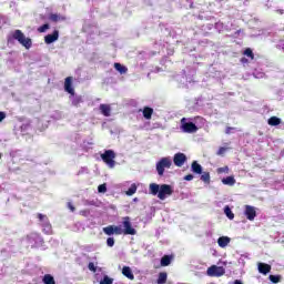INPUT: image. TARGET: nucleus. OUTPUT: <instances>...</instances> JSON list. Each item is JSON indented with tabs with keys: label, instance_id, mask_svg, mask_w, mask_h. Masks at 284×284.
I'll list each match as a JSON object with an SVG mask.
<instances>
[{
	"label": "nucleus",
	"instance_id": "1",
	"mask_svg": "<svg viewBox=\"0 0 284 284\" xmlns=\"http://www.w3.org/2000/svg\"><path fill=\"white\" fill-rule=\"evenodd\" d=\"M149 192L152 196H158L160 201H165L168 196H172V194H174V189L169 184L151 183L149 185Z\"/></svg>",
	"mask_w": 284,
	"mask_h": 284
},
{
	"label": "nucleus",
	"instance_id": "2",
	"mask_svg": "<svg viewBox=\"0 0 284 284\" xmlns=\"http://www.w3.org/2000/svg\"><path fill=\"white\" fill-rule=\"evenodd\" d=\"M170 168H172V158L170 156L161 158L155 164V170L159 176H163L165 174V170H170Z\"/></svg>",
	"mask_w": 284,
	"mask_h": 284
},
{
	"label": "nucleus",
	"instance_id": "3",
	"mask_svg": "<svg viewBox=\"0 0 284 284\" xmlns=\"http://www.w3.org/2000/svg\"><path fill=\"white\" fill-rule=\"evenodd\" d=\"M180 130H182V132L185 134H194L195 132H199V126L192 122H187L186 118H182Z\"/></svg>",
	"mask_w": 284,
	"mask_h": 284
},
{
	"label": "nucleus",
	"instance_id": "4",
	"mask_svg": "<svg viewBox=\"0 0 284 284\" xmlns=\"http://www.w3.org/2000/svg\"><path fill=\"white\" fill-rule=\"evenodd\" d=\"M13 39H16V41H19V43L27 48V50H30V48H32V40L30 38H26V34H23L21 30H16L13 32Z\"/></svg>",
	"mask_w": 284,
	"mask_h": 284
},
{
	"label": "nucleus",
	"instance_id": "5",
	"mask_svg": "<svg viewBox=\"0 0 284 284\" xmlns=\"http://www.w3.org/2000/svg\"><path fill=\"white\" fill-rule=\"evenodd\" d=\"M102 161L108 165V168L113 169L116 165L114 159H116V153L112 150H106L104 153L101 154Z\"/></svg>",
	"mask_w": 284,
	"mask_h": 284
},
{
	"label": "nucleus",
	"instance_id": "6",
	"mask_svg": "<svg viewBox=\"0 0 284 284\" xmlns=\"http://www.w3.org/2000/svg\"><path fill=\"white\" fill-rule=\"evenodd\" d=\"M122 225L124 227V229H122L123 230L122 234L131 235V236H134V234H136V230H134V227H132V222H130L129 216L123 217Z\"/></svg>",
	"mask_w": 284,
	"mask_h": 284
},
{
	"label": "nucleus",
	"instance_id": "7",
	"mask_svg": "<svg viewBox=\"0 0 284 284\" xmlns=\"http://www.w3.org/2000/svg\"><path fill=\"white\" fill-rule=\"evenodd\" d=\"M103 232L104 234H106V236H112L113 234H116L119 236L123 234V229L116 225H109L103 227Z\"/></svg>",
	"mask_w": 284,
	"mask_h": 284
},
{
	"label": "nucleus",
	"instance_id": "8",
	"mask_svg": "<svg viewBox=\"0 0 284 284\" xmlns=\"http://www.w3.org/2000/svg\"><path fill=\"white\" fill-rule=\"evenodd\" d=\"M207 276H223L225 268L223 266L213 265L206 271Z\"/></svg>",
	"mask_w": 284,
	"mask_h": 284
},
{
	"label": "nucleus",
	"instance_id": "9",
	"mask_svg": "<svg viewBox=\"0 0 284 284\" xmlns=\"http://www.w3.org/2000/svg\"><path fill=\"white\" fill-rule=\"evenodd\" d=\"M38 217L42 222L44 234H52V225H50V222L48 221V216L43 214H38Z\"/></svg>",
	"mask_w": 284,
	"mask_h": 284
},
{
	"label": "nucleus",
	"instance_id": "10",
	"mask_svg": "<svg viewBox=\"0 0 284 284\" xmlns=\"http://www.w3.org/2000/svg\"><path fill=\"white\" fill-rule=\"evenodd\" d=\"M185 161H187V156H185L184 153H176L173 156V163L176 168H183V165H185Z\"/></svg>",
	"mask_w": 284,
	"mask_h": 284
},
{
	"label": "nucleus",
	"instance_id": "11",
	"mask_svg": "<svg viewBox=\"0 0 284 284\" xmlns=\"http://www.w3.org/2000/svg\"><path fill=\"white\" fill-rule=\"evenodd\" d=\"M244 214L248 221L256 219V209L254 206L246 205Z\"/></svg>",
	"mask_w": 284,
	"mask_h": 284
},
{
	"label": "nucleus",
	"instance_id": "12",
	"mask_svg": "<svg viewBox=\"0 0 284 284\" xmlns=\"http://www.w3.org/2000/svg\"><path fill=\"white\" fill-rule=\"evenodd\" d=\"M54 41H59V30H54L53 33L44 37V43H47V45L54 43Z\"/></svg>",
	"mask_w": 284,
	"mask_h": 284
},
{
	"label": "nucleus",
	"instance_id": "13",
	"mask_svg": "<svg viewBox=\"0 0 284 284\" xmlns=\"http://www.w3.org/2000/svg\"><path fill=\"white\" fill-rule=\"evenodd\" d=\"M64 90L71 94V97H74V88H72V79L70 77L65 78Z\"/></svg>",
	"mask_w": 284,
	"mask_h": 284
},
{
	"label": "nucleus",
	"instance_id": "14",
	"mask_svg": "<svg viewBox=\"0 0 284 284\" xmlns=\"http://www.w3.org/2000/svg\"><path fill=\"white\" fill-rule=\"evenodd\" d=\"M257 270L260 272V274H270V272L272 271V266L270 264L266 263H258L257 264Z\"/></svg>",
	"mask_w": 284,
	"mask_h": 284
},
{
	"label": "nucleus",
	"instance_id": "15",
	"mask_svg": "<svg viewBox=\"0 0 284 284\" xmlns=\"http://www.w3.org/2000/svg\"><path fill=\"white\" fill-rule=\"evenodd\" d=\"M37 239L41 241V235H39L38 233H31L27 236V242L29 243V245H31V247H34Z\"/></svg>",
	"mask_w": 284,
	"mask_h": 284
},
{
	"label": "nucleus",
	"instance_id": "16",
	"mask_svg": "<svg viewBox=\"0 0 284 284\" xmlns=\"http://www.w3.org/2000/svg\"><path fill=\"white\" fill-rule=\"evenodd\" d=\"M49 19L50 21H53V23H59L61 21H65V16H62L61 13H51Z\"/></svg>",
	"mask_w": 284,
	"mask_h": 284
},
{
	"label": "nucleus",
	"instance_id": "17",
	"mask_svg": "<svg viewBox=\"0 0 284 284\" xmlns=\"http://www.w3.org/2000/svg\"><path fill=\"white\" fill-rule=\"evenodd\" d=\"M231 241L232 240L229 236H221L220 239H217V244L220 247H227Z\"/></svg>",
	"mask_w": 284,
	"mask_h": 284
},
{
	"label": "nucleus",
	"instance_id": "18",
	"mask_svg": "<svg viewBox=\"0 0 284 284\" xmlns=\"http://www.w3.org/2000/svg\"><path fill=\"white\" fill-rule=\"evenodd\" d=\"M143 116L144 119H146L148 121H150V119H152V114H154V109L150 108V106H145L142 110Z\"/></svg>",
	"mask_w": 284,
	"mask_h": 284
},
{
	"label": "nucleus",
	"instance_id": "19",
	"mask_svg": "<svg viewBox=\"0 0 284 284\" xmlns=\"http://www.w3.org/2000/svg\"><path fill=\"white\" fill-rule=\"evenodd\" d=\"M191 170H192V172H194V174H203V166H201V164L196 163V161H194L192 163Z\"/></svg>",
	"mask_w": 284,
	"mask_h": 284
},
{
	"label": "nucleus",
	"instance_id": "20",
	"mask_svg": "<svg viewBox=\"0 0 284 284\" xmlns=\"http://www.w3.org/2000/svg\"><path fill=\"white\" fill-rule=\"evenodd\" d=\"M123 276H126V278H130V281L134 280V274H132V268L130 266H124L122 268Z\"/></svg>",
	"mask_w": 284,
	"mask_h": 284
},
{
	"label": "nucleus",
	"instance_id": "21",
	"mask_svg": "<svg viewBox=\"0 0 284 284\" xmlns=\"http://www.w3.org/2000/svg\"><path fill=\"white\" fill-rule=\"evenodd\" d=\"M100 112L104 115V116H110L112 109L110 108V105L108 104H100Z\"/></svg>",
	"mask_w": 284,
	"mask_h": 284
},
{
	"label": "nucleus",
	"instance_id": "22",
	"mask_svg": "<svg viewBox=\"0 0 284 284\" xmlns=\"http://www.w3.org/2000/svg\"><path fill=\"white\" fill-rule=\"evenodd\" d=\"M222 183H223V185H230V186H232V185H235V184H236V179H234V176H227V178H224V179L222 180Z\"/></svg>",
	"mask_w": 284,
	"mask_h": 284
},
{
	"label": "nucleus",
	"instance_id": "23",
	"mask_svg": "<svg viewBox=\"0 0 284 284\" xmlns=\"http://www.w3.org/2000/svg\"><path fill=\"white\" fill-rule=\"evenodd\" d=\"M114 68L121 74H125L128 72V69L125 68V65H123V64H121L119 62L114 63Z\"/></svg>",
	"mask_w": 284,
	"mask_h": 284
},
{
	"label": "nucleus",
	"instance_id": "24",
	"mask_svg": "<svg viewBox=\"0 0 284 284\" xmlns=\"http://www.w3.org/2000/svg\"><path fill=\"white\" fill-rule=\"evenodd\" d=\"M268 125H281V118L272 116L267 120Z\"/></svg>",
	"mask_w": 284,
	"mask_h": 284
},
{
	"label": "nucleus",
	"instance_id": "25",
	"mask_svg": "<svg viewBox=\"0 0 284 284\" xmlns=\"http://www.w3.org/2000/svg\"><path fill=\"white\" fill-rule=\"evenodd\" d=\"M170 263H172V257H170L169 255H164L161 258V265L162 267H168V265H170Z\"/></svg>",
	"mask_w": 284,
	"mask_h": 284
},
{
	"label": "nucleus",
	"instance_id": "26",
	"mask_svg": "<svg viewBox=\"0 0 284 284\" xmlns=\"http://www.w3.org/2000/svg\"><path fill=\"white\" fill-rule=\"evenodd\" d=\"M42 283H44V284H57L54 282V277L50 274L44 275V277L42 278Z\"/></svg>",
	"mask_w": 284,
	"mask_h": 284
},
{
	"label": "nucleus",
	"instance_id": "27",
	"mask_svg": "<svg viewBox=\"0 0 284 284\" xmlns=\"http://www.w3.org/2000/svg\"><path fill=\"white\" fill-rule=\"evenodd\" d=\"M70 100L72 105H75V106L79 105L80 103H83V99L81 97L71 95Z\"/></svg>",
	"mask_w": 284,
	"mask_h": 284
},
{
	"label": "nucleus",
	"instance_id": "28",
	"mask_svg": "<svg viewBox=\"0 0 284 284\" xmlns=\"http://www.w3.org/2000/svg\"><path fill=\"white\" fill-rule=\"evenodd\" d=\"M224 214L227 216V219H230V221L234 220V213L230 206L224 207Z\"/></svg>",
	"mask_w": 284,
	"mask_h": 284
},
{
	"label": "nucleus",
	"instance_id": "29",
	"mask_svg": "<svg viewBox=\"0 0 284 284\" xmlns=\"http://www.w3.org/2000/svg\"><path fill=\"white\" fill-rule=\"evenodd\" d=\"M168 281V273H160L158 284H164Z\"/></svg>",
	"mask_w": 284,
	"mask_h": 284
},
{
	"label": "nucleus",
	"instance_id": "30",
	"mask_svg": "<svg viewBox=\"0 0 284 284\" xmlns=\"http://www.w3.org/2000/svg\"><path fill=\"white\" fill-rule=\"evenodd\" d=\"M133 194H136V184H132L131 187L126 191L128 196H132Z\"/></svg>",
	"mask_w": 284,
	"mask_h": 284
},
{
	"label": "nucleus",
	"instance_id": "31",
	"mask_svg": "<svg viewBox=\"0 0 284 284\" xmlns=\"http://www.w3.org/2000/svg\"><path fill=\"white\" fill-rule=\"evenodd\" d=\"M114 283V280L110 276L105 275L102 281H100V284H112Z\"/></svg>",
	"mask_w": 284,
	"mask_h": 284
},
{
	"label": "nucleus",
	"instance_id": "32",
	"mask_svg": "<svg viewBox=\"0 0 284 284\" xmlns=\"http://www.w3.org/2000/svg\"><path fill=\"white\" fill-rule=\"evenodd\" d=\"M201 181H203L204 183H210V173L204 172V173L201 175Z\"/></svg>",
	"mask_w": 284,
	"mask_h": 284
},
{
	"label": "nucleus",
	"instance_id": "33",
	"mask_svg": "<svg viewBox=\"0 0 284 284\" xmlns=\"http://www.w3.org/2000/svg\"><path fill=\"white\" fill-rule=\"evenodd\" d=\"M281 275H270V281L273 283H281Z\"/></svg>",
	"mask_w": 284,
	"mask_h": 284
},
{
	"label": "nucleus",
	"instance_id": "34",
	"mask_svg": "<svg viewBox=\"0 0 284 284\" xmlns=\"http://www.w3.org/2000/svg\"><path fill=\"white\" fill-rule=\"evenodd\" d=\"M230 172V168L223 166L217 169V174H227Z\"/></svg>",
	"mask_w": 284,
	"mask_h": 284
},
{
	"label": "nucleus",
	"instance_id": "35",
	"mask_svg": "<svg viewBox=\"0 0 284 284\" xmlns=\"http://www.w3.org/2000/svg\"><path fill=\"white\" fill-rule=\"evenodd\" d=\"M98 192H100L101 194H105V192H108V186L105 184L99 185Z\"/></svg>",
	"mask_w": 284,
	"mask_h": 284
},
{
	"label": "nucleus",
	"instance_id": "36",
	"mask_svg": "<svg viewBox=\"0 0 284 284\" xmlns=\"http://www.w3.org/2000/svg\"><path fill=\"white\" fill-rule=\"evenodd\" d=\"M106 245L108 247H114V237H108Z\"/></svg>",
	"mask_w": 284,
	"mask_h": 284
},
{
	"label": "nucleus",
	"instance_id": "37",
	"mask_svg": "<svg viewBox=\"0 0 284 284\" xmlns=\"http://www.w3.org/2000/svg\"><path fill=\"white\" fill-rule=\"evenodd\" d=\"M41 245H43V239L40 236V241L39 239H36L34 247H41Z\"/></svg>",
	"mask_w": 284,
	"mask_h": 284
},
{
	"label": "nucleus",
	"instance_id": "38",
	"mask_svg": "<svg viewBox=\"0 0 284 284\" xmlns=\"http://www.w3.org/2000/svg\"><path fill=\"white\" fill-rule=\"evenodd\" d=\"M245 57H250L251 59H254V53L251 51V49H246L244 51Z\"/></svg>",
	"mask_w": 284,
	"mask_h": 284
},
{
	"label": "nucleus",
	"instance_id": "39",
	"mask_svg": "<svg viewBox=\"0 0 284 284\" xmlns=\"http://www.w3.org/2000/svg\"><path fill=\"white\" fill-rule=\"evenodd\" d=\"M45 30H50V24H43L42 27H40L38 29V31H40V32H45Z\"/></svg>",
	"mask_w": 284,
	"mask_h": 284
},
{
	"label": "nucleus",
	"instance_id": "40",
	"mask_svg": "<svg viewBox=\"0 0 284 284\" xmlns=\"http://www.w3.org/2000/svg\"><path fill=\"white\" fill-rule=\"evenodd\" d=\"M88 268L90 270V272H97V266L92 262L89 263Z\"/></svg>",
	"mask_w": 284,
	"mask_h": 284
},
{
	"label": "nucleus",
	"instance_id": "41",
	"mask_svg": "<svg viewBox=\"0 0 284 284\" xmlns=\"http://www.w3.org/2000/svg\"><path fill=\"white\" fill-rule=\"evenodd\" d=\"M225 152H227V149L225 148H220L217 151L219 156H222V154H225Z\"/></svg>",
	"mask_w": 284,
	"mask_h": 284
},
{
	"label": "nucleus",
	"instance_id": "42",
	"mask_svg": "<svg viewBox=\"0 0 284 284\" xmlns=\"http://www.w3.org/2000/svg\"><path fill=\"white\" fill-rule=\"evenodd\" d=\"M194 179V175L189 174L184 176V181H192Z\"/></svg>",
	"mask_w": 284,
	"mask_h": 284
},
{
	"label": "nucleus",
	"instance_id": "43",
	"mask_svg": "<svg viewBox=\"0 0 284 284\" xmlns=\"http://www.w3.org/2000/svg\"><path fill=\"white\" fill-rule=\"evenodd\" d=\"M68 207H69V210H71L72 212H74V205H72V202H69L68 203Z\"/></svg>",
	"mask_w": 284,
	"mask_h": 284
},
{
	"label": "nucleus",
	"instance_id": "44",
	"mask_svg": "<svg viewBox=\"0 0 284 284\" xmlns=\"http://www.w3.org/2000/svg\"><path fill=\"white\" fill-rule=\"evenodd\" d=\"M3 119H6V113L4 112H0V123H1V121H3Z\"/></svg>",
	"mask_w": 284,
	"mask_h": 284
},
{
	"label": "nucleus",
	"instance_id": "45",
	"mask_svg": "<svg viewBox=\"0 0 284 284\" xmlns=\"http://www.w3.org/2000/svg\"><path fill=\"white\" fill-rule=\"evenodd\" d=\"M232 130H234V128H231V126H229V128H226V134H231L232 133Z\"/></svg>",
	"mask_w": 284,
	"mask_h": 284
},
{
	"label": "nucleus",
	"instance_id": "46",
	"mask_svg": "<svg viewBox=\"0 0 284 284\" xmlns=\"http://www.w3.org/2000/svg\"><path fill=\"white\" fill-rule=\"evenodd\" d=\"M233 284H243V282H241V280H235Z\"/></svg>",
	"mask_w": 284,
	"mask_h": 284
},
{
	"label": "nucleus",
	"instance_id": "47",
	"mask_svg": "<svg viewBox=\"0 0 284 284\" xmlns=\"http://www.w3.org/2000/svg\"><path fill=\"white\" fill-rule=\"evenodd\" d=\"M242 63H245V59H242Z\"/></svg>",
	"mask_w": 284,
	"mask_h": 284
},
{
	"label": "nucleus",
	"instance_id": "48",
	"mask_svg": "<svg viewBox=\"0 0 284 284\" xmlns=\"http://www.w3.org/2000/svg\"><path fill=\"white\" fill-rule=\"evenodd\" d=\"M242 63H245V59H242Z\"/></svg>",
	"mask_w": 284,
	"mask_h": 284
}]
</instances>
